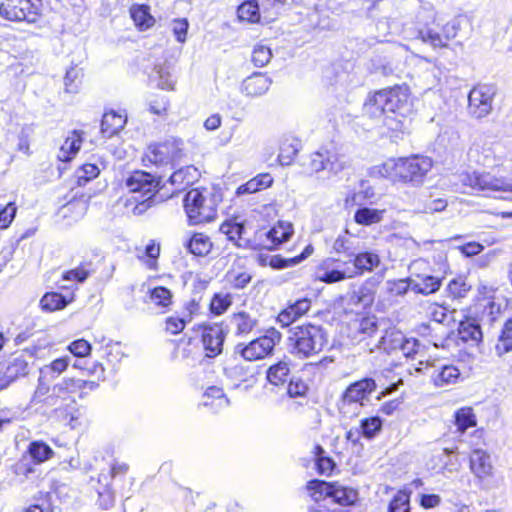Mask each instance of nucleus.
Returning a JSON list of instances; mask_svg holds the SVG:
<instances>
[{"label": "nucleus", "mask_w": 512, "mask_h": 512, "mask_svg": "<svg viewBox=\"0 0 512 512\" xmlns=\"http://www.w3.org/2000/svg\"><path fill=\"white\" fill-rule=\"evenodd\" d=\"M461 184L471 192H506L512 185L504 176L491 175L490 172L471 171L461 175Z\"/></svg>", "instance_id": "nucleus-11"}, {"label": "nucleus", "mask_w": 512, "mask_h": 512, "mask_svg": "<svg viewBox=\"0 0 512 512\" xmlns=\"http://www.w3.org/2000/svg\"><path fill=\"white\" fill-rule=\"evenodd\" d=\"M13 474L21 479H27L35 472V464L28 459L26 455H22L12 466Z\"/></svg>", "instance_id": "nucleus-61"}, {"label": "nucleus", "mask_w": 512, "mask_h": 512, "mask_svg": "<svg viewBox=\"0 0 512 512\" xmlns=\"http://www.w3.org/2000/svg\"><path fill=\"white\" fill-rule=\"evenodd\" d=\"M432 160L422 155L393 159L388 171L394 182L421 183L432 168Z\"/></svg>", "instance_id": "nucleus-8"}, {"label": "nucleus", "mask_w": 512, "mask_h": 512, "mask_svg": "<svg viewBox=\"0 0 512 512\" xmlns=\"http://www.w3.org/2000/svg\"><path fill=\"white\" fill-rule=\"evenodd\" d=\"M302 172L307 176H313L324 170L342 169L340 156L334 149L321 147L311 152L301 163Z\"/></svg>", "instance_id": "nucleus-15"}, {"label": "nucleus", "mask_w": 512, "mask_h": 512, "mask_svg": "<svg viewBox=\"0 0 512 512\" xmlns=\"http://www.w3.org/2000/svg\"><path fill=\"white\" fill-rule=\"evenodd\" d=\"M458 336L464 343L478 345L483 340V332L477 320L471 316H464L457 328Z\"/></svg>", "instance_id": "nucleus-29"}, {"label": "nucleus", "mask_w": 512, "mask_h": 512, "mask_svg": "<svg viewBox=\"0 0 512 512\" xmlns=\"http://www.w3.org/2000/svg\"><path fill=\"white\" fill-rule=\"evenodd\" d=\"M441 284L442 281L438 277L432 275L418 276L417 279L414 280L413 290L423 295H429L437 292Z\"/></svg>", "instance_id": "nucleus-53"}, {"label": "nucleus", "mask_w": 512, "mask_h": 512, "mask_svg": "<svg viewBox=\"0 0 512 512\" xmlns=\"http://www.w3.org/2000/svg\"><path fill=\"white\" fill-rule=\"evenodd\" d=\"M144 302L165 314L171 310L174 304V295L168 287L157 285L147 290Z\"/></svg>", "instance_id": "nucleus-23"}, {"label": "nucleus", "mask_w": 512, "mask_h": 512, "mask_svg": "<svg viewBox=\"0 0 512 512\" xmlns=\"http://www.w3.org/2000/svg\"><path fill=\"white\" fill-rule=\"evenodd\" d=\"M333 482L320 479H312L306 483V490L310 498L315 502H322L331 497Z\"/></svg>", "instance_id": "nucleus-45"}, {"label": "nucleus", "mask_w": 512, "mask_h": 512, "mask_svg": "<svg viewBox=\"0 0 512 512\" xmlns=\"http://www.w3.org/2000/svg\"><path fill=\"white\" fill-rule=\"evenodd\" d=\"M103 359L106 363L114 368L116 364L120 363L124 353L119 343H108L103 348Z\"/></svg>", "instance_id": "nucleus-62"}, {"label": "nucleus", "mask_w": 512, "mask_h": 512, "mask_svg": "<svg viewBox=\"0 0 512 512\" xmlns=\"http://www.w3.org/2000/svg\"><path fill=\"white\" fill-rule=\"evenodd\" d=\"M172 350L170 351V358L172 360H188L196 359L201 355V346L199 345L198 337L195 335L185 334L179 339L172 340Z\"/></svg>", "instance_id": "nucleus-20"}, {"label": "nucleus", "mask_w": 512, "mask_h": 512, "mask_svg": "<svg viewBox=\"0 0 512 512\" xmlns=\"http://www.w3.org/2000/svg\"><path fill=\"white\" fill-rule=\"evenodd\" d=\"M187 321L179 315L167 316L163 321V331L167 335L176 336L186 328Z\"/></svg>", "instance_id": "nucleus-59"}, {"label": "nucleus", "mask_w": 512, "mask_h": 512, "mask_svg": "<svg viewBox=\"0 0 512 512\" xmlns=\"http://www.w3.org/2000/svg\"><path fill=\"white\" fill-rule=\"evenodd\" d=\"M351 261L354 266L352 270H348V275H351V278L373 271L380 263L377 254L367 251L354 254Z\"/></svg>", "instance_id": "nucleus-31"}, {"label": "nucleus", "mask_w": 512, "mask_h": 512, "mask_svg": "<svg viewBox=\"0 0 512 512\" xmlns=\"http://www.w3.org/2000/svg\"><path fill=\"white\" fill-rule=\"evenodd\" d=\"M282 339L281 332L275 327H269L263 334L247 343H238L235 346V353L245 361L254 362L271 356L276 345Z\"/></svg>", "instance_id": "nucleus-9"}, {"label": "nucleus", "mask_w": 512, "mask_h": 512, "mask_svg": "<svg viewBox=\"0 0 512 512\" xmlns=\"http://www.w3.org/2000/svg\"><path fill=\"white\" fill-rule=\"evenodd\" d=\"M231 322L234 326L236 336H247L253 332L258 325V320L247 311H237L231 315Z\"/></svg>", "instance_id": "nucleus-40"}, {"label": "nucleus", "mask_w": 512, "mask_h": 512, "mask_svg": "<svg viewBox=\"0 0 512 512\" xmlns=\"http://www.w3.org/2000/svg\"><path fill=\"white\" fill-rule=\"evenodd\" d=\"M312 308V299L308 296L297 298L294 301H290L287 305L282 308L275 320L281 328H287L293 323L304 318Z\"/></svg>", "instance_id": "nucleus-18"}, {"label": "nucleus", "mask_w": 512, "mask_h": 512, "mask_svg": "<svg viewBox=\"0 0 512 512\" xmlns=\"http://www.w3.org/2000/svg\"><path fill=\"white\" fill-rule=\"evenodd\" d=\"M353 334L359 341L374 337L379 331V322L376 315L366 312L359 313L354 321Z\"/></svg>", "instance_id": "nucleus-27"}, {"label": "nucleus", "mask_w": 512, "mask_h": 512, "mask_svg": "<svg viewBox=\"0 0 512 512\" xmlns=\"http://www.w3.org/2000/svg\"><path fill=\"white\" fill-rule=\"evenodd\" d=\"M75 300L74 293L67 295L56 291L46 292L39 301V307L43 312L52 313L65 309Z\"/></svg>", "instance_id": "nucleus-28"}, {"label": "nucleus", "mask_w": 512, "mask_h": 512, "mask_svg": "<svg viewBox=\"0 0 512 512\" xmlns=\"http://www.w3.org/2000/svg\"><path fill=\"white\" fill-rule=\"evenodd\" d=\"M252 228V225L238 222L236 217H230L221 223L219 231L238 248L250 249L246 244H251Z\"/></svg>", "instance_id": "nucleus-17"}, {"label": "nucleus", "mask_w": 512, "mask_h": 512, "mask_svg": "<svg viewBox=\"0 0 512 512\" xmlns=\"http://www.w3.org/2000/svg\"><path fill=\"white\" fill-rule=\"evenodd\" d=\"M376 382L373 378L365 377L351 383L342 394L344 404L360 403L367 399L376 390Z\"/></svg>", "instance_id": "nucleus-21"}, {"label": "nucleus", "mask_w": 512, "mask_h": 512, "mask_svg": "<svg viewBox=\"0 0 512 512\" xmlns=\"http://www.w3.org/2000/svg\"><path fill=\"white\" fill-rule=\"evenodd\" d=\"M339 263L340 260L333 257L322 260L317 267V279L326 284H333L351 278L348 270L339 269Z\"/></svg>", "instance_id": "nucleus-22"}, {"label": "nucleus", "mask_w": 512, "mask_h": 512, "mask_svg": "<svg viewBox=\"0 0 512 512\" xmlns=\"http://www.w3.org/2000/svg\"><path fill=\"white\" fill-rule=\"evenodd\" d=\"M125 187L133 194L124 201V207L134 216H141L157 202L165 182L161 175L135 169L124 180Z\"/></svg>", "instance_id": "nucleus-3"}, {"label": "nucleus", "mask_w": 512, "mask_h": 512, "mask_svg": "<svg viewBox=\"0 0 512 512\" xmlns=\"http://www.w3.org/2000/svg\"><path fill=\"white\" fill-rule=\"evenodd\" d=\"M34 351L29 348L15 351L0 375V391L8 388L12 383L29 375L33 362Z\"/></svg>", "instance_id": "nucleus-13"}, {"label": "nucleus", "mask_w": 512, "mask_h": 512, "mask_svg": "<svg viewBox=\"0 0 512 512\" xmlns=\"http://www.w3.org/2000/svg\"><path fill=\"white\" fill-rule=\"evenodd\" d=\"M184 157L183 141L170 137L163 141L150 143L141 156V163L146 168L174 167Z\"/></svg>", "instance_id": "nucleus-6"}, {"label": "nucleus", "mask_w": 512, "mask_h": 512, "mask_svg": "<svg viewBox=\"0 0 512 512\" xmlns=\"http://www.w3.org/2000/svg\"><path fill=\"white\" fill-rule=\"evenodd\" d=\"M274 179L268 172L259 173L241 184L236 189V195L253 194L270 188Z\"/></svg>", "instance_id": "nucleus-37"}, {"label": "nucleus", "mask_w": 512, "mask_h": 512, "mask_svg": "<svg viewBox=\"0 0 512 512\" xmlns=\"http://www.w3.org/2000/svg\"><path fill=\"white\" fill-rule=\"evenodd\" d=\"M34 501V503L23 507L21 512H55L51 492H38L37 495L34 496Z\"/></svg>", "instance_id": "nucleus-48"}, {"label": "nucleus", "mask_w": 512, "mask_h": 512, "mask_svg": "<svg viewBox=\"0 0 512 512\" xmlns=\"http://www.w3.org/2000/svg\"><path fill=\"white\" fill-rule=\"evenodd\" d=\"M95 490L98 494L96 503L100 509L108 510L114 506L116 499L115 491L111 483H109L108 474H98Z\"/></svg>", "instance_id": "nucleus-35"}, {"label": "nucleus", "mask_w": 512, "mask_h": 512, "mask_svg": "<svg viewBox=\"0 0 512 512\" xmlns=\"http://www.w3.org/2000/svg\"><path fill=\"white\" fill-rule=\"evenodd\" d=\"M272 59V50L262 43L257 44L251 53V61L256 67L266 66Z\"/></svg>", "instance_id": "nucleus-60"}, {"label": "nucleus", "mask_w": 512, "mask_h": 512, "mask_svg": "<svg viewBox=\"0 0 512 512\" xmlns=\"http://www.w3.org/2000/svg\"><path fill=\"white\" fill-rule=\"evenodd\" d=\"M459 27L454 20L444 18H435L419 31L422 41L429 43L433 47H446L458 33Z\"/></svg>", "instance_id": "nucleus-14"}, {"label": "nucleus", "mask_w": 512, "mask_h": 512, "mask_svg": "<svg viewBox=\"0 0 512 512\" xmlns=\"http://www.w3.org/2000/svg\"><path fill=\"white\" fill-rule=\"evenodd\" d=\"M43 0H22L19 8L14 9V22H26L28 24L37 23L43 16Z\"/></svg>", "instance_id": "nucleus-26"}, {"label": "nucleus", "mask_w": 512, "mask_h": 512, "mask_svg": "<svg viewBox=\"0 0 512 512\" xmlns=\"http://www.w3.org/2000/svg\"><path fill=\"white\" fill-rule=\"evenodd\" d=\"M383 422L379 416L363 418L360 421V429L363 437L374 438L382 430Z\"/></svg>", "instance_id": "nucleus-58"}, {"label": "nucleus", "mask_w": 512, "mask_h": 512, "mask_svg": "<svg viewBox=\"0 0 512 512\" xmlns=\"http://www.w3.org/2000/svg\"><path fill=\"white\" fill-rule=\"evenodd\" d=\"M383 213L384 210L371 209L368 207L359 208L354 214V221L358 225L370 226L381 222Z\"/></svg>", "instance_id": "nucleus-55"}, {"label": "nucleus", "mask_w": 512, "mask_h": 512, "mask_svg": "<svg viewBox=\"0 0 512 512\" xmlns=\"http://www.w3.org/2000/svg\"><path fill=\"white\" fill-rule=\"evenodd\" d=\"M495 95L496 89L493 85L483 83L474 85L468 94L469 114L476 119L489 115Z\"/></svg>", "instance_id": "nucleus-16"}, {"label": "nucleus", "mask_w": 512, "mask_h": 512, "mask_svg": "<svg viewBox=\"0 0 512 512\" xmlns=\"http://www.w3.org/2000/svg\"><path fill=\"white\" fill-rule=\"evenodd\" d=\"M127 122L126 116L114 110L106 111L101 119V133L106 138L117 135Z\"/></svg>", "instance_id": "nucleus-36"}, {"label": "nucleus", "mask_w": 512, "mask_h": 512, "mask_svg": "<svg viewBox=\"0 0 512 512\" xmlns=\"http://www.w3.org/2000/svg\"><path fill=\"white\" fill-rule=\"evenodd\" d=\"M69 367V358L67 356L59 357L52 360L49 364L40 369L39 376H46L48 384L50 381L58 378Z\"/></svg>", "instance_id": "nucleus-51"}, {"label": "nucleus", "mask_w": 512, "mask_h": 512, "mask_svg": "<svg viewBox=\"0 0 512 512\" xmlns=\"http://www.w3.org/2000/svg\"><path fill=\"white\" fill-rule=\"evenodd\" d=\"M294 234V227L288 221L278 220L270 226H257L252 228L251 250L275 251L287 242Z\"/></svg>", "instance_id": "nucleus-7"}, {"label": "nucleus", "mask_w": 512, "mask_h": 512, "mask_svg": "<svg viewBox=\"0 0 512 512\" xmlns=\"http://www.w3.org/2000/svg\"><path fill=\"white\" fill-rule=\"evenodd\" d=\"M130 17L139 31H147L154 27L155 17L151 14L150 7L147 4H132L129 8Z\"/></svg>", "instance_id": "nucleus-34"}, {"label": "nucleus", "mask_w": 512, "mask_h": 512, "mask_svg": "<svg viewBox=\"0 0 512 512\" xmlns=\"http://www.w3.org/2000/svg\"><path fill=\"white\" fill-rule=\"evenodd\" d=\"M315 458V469L320 475L330 476L333 474L336 463L335 461L325 455V450L320 444H316L312 451Z\"/></svg>", "instance_id": "nucleus-46"}, {"label": "nucleus", "mask_w": 512, "mask_h": 512, "mask_svg": "<svg viewBox=\"0 0 512 512\" xmlns=\"http://www.w3.org/2000/svg\"><path fill=\"white\" fill-rule=\"evenodd\" d=\"M98 383L76 377H65L52 387L46 376H39L34 391V398L45 407L51 408V415L70 429L80 425V409L77 399H83Z\"/></svg>", "instance_id": "nucleus-2"}, {"label": "nucleus", "mask_w": 512, "mask_h": 512, "mask_svg": "<svg viewBox=\"0 0 512 512\" xmlns=\"http://www.w3.org/2000/svg\"><path fill=\"white\" fill-rule=\"evenodd\" d=\"M18 208L15 201L8 202L0 209V230L8 229L13 223Z\"/></svg>", "instance_id": "nucleus-64"}, {"label": "nucleus", "mask_w": 512, "mask_h": 512, "mask_svg": "<svg viewBox=\"0 0 512 512\" xmlns=\"http://www.w3.org/2000/svg\"><path fill=\"white\" fill-rule=\"evenodd\" d=\"M100 174V169L97 164L84 163L79 166L75 172L76 183L79 186H84L90 181L96 179Z\"/></svg>", "instance_id": "nucleus-57"}, {"label": "nucleus", "mask_w": 512, "mask_h": 512, "mask_svg": "<svg viewBox=\"0 0 512 512\" xmlns=\"http://www.w3.org/2000/svg\"><path fill=\"white\" fill-rule=\"evenodd\" d=\"M495 349L500 356L512 351V316L504 322Z\"/></svg>", "instance_id": "nucleus-54"}, {"label": "nucleus", "mask_w": 512, "mask_h": 512, "mask_svg": "<svg viewBox=\"0 0 512 512\" xmlns=\"http://www.w3.org/2000/svg\"><path fill=\"white\" fill-rule=\"evenodd\" d=\"M418 341L407 338L395 328H387L377 343L379 353L392 357L391 365H396L395 359L400 355L405 358H414L418 352Z\"/></svg>", "instance_id": "nucleus-10"}, {"label": "nucleus", "mask_w": 512, "mask_h": 512, "mask_svg": "<svg viewBox=\"0 0 512 512\" xmlns=\"http://www.w3.org/2000/svg\"><path fill=\"white\" fill-rule=\"evenodd\" d=\"M186 248L194 256L205 257L213 249V242L206 233L194 232L188 240Z\"/></svg>", "instance_id": "nucleus-41"}, {"label": "nucleus", "mask_w": 512, "mask_h": 512, "mask_svg": "<svg viewBox=\"0 0 512 512\" xmlns=\"http://www.w3.org/2000/svg\"><path fill=\"white\" fill-rule=\"evenodd\" d=\"M26 453L35 465H40L55 455L54 450L42 440L31 441L27 446Z\"/></svg>", "instance_id": "nucleus-42"}, {"label": "nucleus", "mask_w": 512, "mask_h": 512, "mask_svg": "<svg viewBox=\"0 0 512 512\" xmlns=\"http://www.w3.org/2000/svg\"><path fill=\"white\" fill-rule=\"evenodd\" d=\"M271 85V79L264 73H253L241 84L242 92L248 97H259L265 94Z\"/></svg>", "instance_id": "nucleus-30"}, {"label": "nucleus", "mask_w": 512, "mask_h": 512, "mask_svg": "<svg viewBox=\"0 0 512 512\" xmlns=\"http://www.w3.org/2000/svg\"><path fill=\"white\" fill-rule=\"evenodd\" d=\"M233 303L230 293L216 292L211 296L208 309L213 316H221L228 311Z\"/></svg>", "instance_id": "nucleus-50"}, {"label": "nucleus", "mask_w": 512, "mask_h": 512, "mask_svg": "<svg viewBox=\"0 0 512 512\" xmlns=\"http://www.w3.org/2000/svg\"><path fill=\"white\" fill-rule=\"evenodd\" d=\"M328 344L326 330L321 325L312 322L295 325L288 331V351L297 360L317 357L327 349Z\"/></svg>", "instance_id": "nucleus-4"}, {"label": "nucleus", "mask_w": 512, "mask_h": 512, "mask_svg": "<svg viewBox=\"0 0 512 512\" xmlns=\"http://www.w3.org/2000/svg\"><path fill=\"white\" fill-rule=\"evenodd\" d=\"M470 290L471 286L462 277L451 279L445 289L447 297L451 300H461L465 298Z\"/></svg>", "instance_id": "nucleus-56"}, {"label": "nucleus", "mask_w": 512, "mask_h": 512, "mask_svg": "<svg viewBox=\"0 0 512 512\" xmlns=\"http://www.w3.org/2000/svg\"><path fill=\"white\" fill-rule=\"evenodd\" d=\"M313 252V246L311 244H308L300 254L295 255L293 257L283 258L280 255L273 256L270 259V265L275 269H284L287 267H292L301 263L303 260L311 256Z\"/></svg>", "instance_id": "nucleus-47"}, {"label": "nucleus", "mask_w": 512, "mask_h": 512, "mask_svg": "<svg viewBox=\"0 0 512 512\" xmlns=\"http://www.w3.org/2000/svg\"><path fill=\"white\" fill-rule=\"evenodd\" d=\"M333 503L341 507H352L359 502V493L355 488L344 486L338 481H333L331 497Z\"/></svg>", "instance_id": "nucleus-33"}, {"label": "nucleus", "mask_w": 512, "mask_h": 512, "mask_svg": "<svg viewBox=\"0 0 512 512\" xmlns=\"http://www.w3.org/2000/svg\"><path fill=\"white\" fill-rule=\"evenodd\" d=\"M88 206V200L82 194L78 197H73L70 201L61 206L58 210V216L66 220L67 224H71L85 216Z\"/></svg>", "instance_id": "nucleus-25"}, {"label": "nucleus", "mask_w": 512, "mask_h": 512, "mask_svg": "<svg viewBox=\"0 0 512 512\" xmlns=\"http://www.w3.org/2000/svg\"><path fill=\"white\" fill-rule=\"evenodd\" d=\"M83 142V131L77 129L70 131L59 148L57 160L65 163L74 160L80 151Z\"/></svg>", "instance_id": "nucleus-24"}, {"label": "nucleus", "mask_w": 512, "mask_h": 512, "mask_svg": "<svg viewBox=\"0 0 512 512\" xmlns=\"http://www.w3.org/2000/svg\"><path fill=\"white\" fill-rule=\"evenodd\" d=\"M469 469L479 480L484 481L493 477L494 466L490 454L483 449L475 448L468 456Z\"/></svg>", "instance_id": "nucleus-19"}, {"label": "nucleus", "mask_w": 512, "mask_h": 512, "mask_svg": "<svg viewBox=\"0 0 512 512\" xmlns=\"http://www.w3.org/2000/svg\"><path fill=\"white\" fill-rule=\"evenodd\" d=\"M387 512H411V491L397 490L388 503Z\"/></svg>", "instance_id": "nucleus-49"}, {"label": "nucleus", "mask_w": 512, "mask_h": 512, "mask_svg": "<svg viewBox=\"0 0 512 512\" xmlns=\"http://www.w3.org/2000/svg\"><path fill=\"white\" fill-rule=\"evenodd\" d=\"M222 195L214 187L190 189L183 198V208L190 226L205 225L218 217Z\"/></svg>", "instance_id": "nucleus-5"}, {"label": "nucleus", "mask_w": 512, "mask_h": 512, "mask_svg": "<svg viewBox=\"0 0 512 512\" xmlns=\"http://www.w3.org/2000/svg\"><path fill=\"white\" fill-rule=\"evenodd\" d=\"M191 331L202 344L201 351L205 357L215 358L222 353L225 333L219 324L203 322L194 325Z\"/></svg>", "instance_id": "nucleus-12"}, {"label": "nucleus", "mask_w": 512, "mask_h": 512, "mask_svg": "<svg viewBox=\"0 0 512 512\" xmlns=\"http://www.w3.org/2000/svg\"><path fill=\"white\" fill-rule=\"evenodd\" d=\"M484 301L483 314L488 317L491 323L496 322L503 312L501 304L496 301V297L493 295L485 297Z\"/></svg>", "instance_id": "nucleus-63"}, {"label": "nucleus", "mask_w": 512, "mask_h": 512, "mask_svg": "<svg viewBox=\"0 0 512 512\" xmlns=\"http://www.w3.org/2000/svg\"><path fill=\"white\" fill-rule=\"evenodd\" d=\"M199 177L200 172L197 167L186 165L175 170L168 178V181L177 191H181L196 183Z\"/></svg>", "instance_id": "nucleus-32"}, {"label": "nucleus", "mask_w": 512, "mask_h": 512, "mask_svg": "<svg viewBox=\"0 0 512 512\" xmlns=\"http://www.w3.org/2000/svg\"><path fill=\"white\" fill-rule=\"evenodd\" d=\"M237 17L240 21L258 23L261 18L260 8L256 0H246L237 8Z\"/></svg>", "instance_id": "nucleus-52"}, {"label": "nucleus", "mask_w": 512, "mask_h": 512, "mask_svg": "<svg viewBox=\"0 0 512 512\" xmlns=\"http://www.w3.org/2000/svg\"><path fill=\"white\" fill-rule=\"evenodd\" d=\"M290 375L289 363L285 360H278L270 365L266 371L267 381L274 386H282L287 382Z\"/></svg>", "instance_id": "nucleus-44"}, {"label": "nucleus", "mask_w": 512, "mask_h": 512, "mask_svg": "<svg viewBox=\"0 0 512 512\" xmlns=\"http://www.w3.org/2000/svg\"><path fill=\"white\" fill-rule=\"evenodd\" d=\"M478 420L474 409L471 406H462L453 414V424L456 433L463 435L468 429L477 426Z\"/></svg>", "instance_id": "nucleus-39"}, {"label": "nucleus", "mask_w": 512, "mask_h": 512, "mask_svg": "<svg viewBox=\"0 0 512 512\" xmlns=\"http://www.w3.org/2000/svg\"><path fill=\"white\" fill-rule=\"evenodd\" d=\"M461 372L459 368L453 364H445L436 369L431 375V381L435 387H445L453 385L460 379Z\"/></svg>", "instance_id": "nucleus-38"}, {"label": "nucleus", "mask_w": 512, "mask_h": 512, "mask_svg": "<svg viewBox=\"0 0 512 512\" xmlns=\"http://www.w3.org/2000/svg\"><path fill=\"white\" fill-rule=\"evenodd\" d=\"M415 97L407 83L394 84L370 91L362 106L364 116L382 120L387 136L402 139L408 132L414 113Z\"/></svg>", "instance_id": "nucleus-1"}, {"label": "nucleus", "mask_w": 512, "mask_h": 512, "mask_svg": "<svg viewBox=\"0 0 512 512\" xmlns=\"http://www.w3.org/2000/svg\"><path fill=\"white\" fill-rule=\"evenodd\" d=\"M300 150V142L295 138L284 139L279 146L277 163L280 166H289L294 163Z\"/></svg>", "instance_id": "nucleus-43"}]
</instances>
